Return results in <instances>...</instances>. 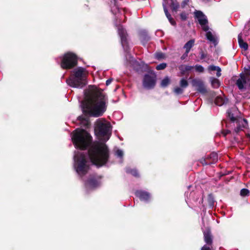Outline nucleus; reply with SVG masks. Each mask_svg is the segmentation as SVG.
<instances>
[{"label": "nucleus", "instance_id": "11", "mask_svg": "<svg viewBox=\"0 0 250 250\" xmlns=\"http://www.w3.org/2000/svg\"><path fill=\"white\" fill-rule=\"evenodd\" d=\"M192 86L196 87L199 92L205 94L207 92L206 88L203 82L200 79H194L192 81Z\"/></svg>", "mask_w": 250, "mask_h": 250}, {"label": "nucleus", "instance_id": "25", "mask_svg": "<svg viewBox=\"0 0 250 250\" xmlns=\"http://www.w3.org/2000/svg\"><path fill=\"white\" fill-rule=\"evenodd\" d=\"M225 103V100L224 99L221 97V96H218L216 97L215 100V103L216 105L221 106L223 104H224Z\"/></svg>", "mask_w": 250, "mask_h": 250}, {"label": "nucleus", "instance_id": "15", "mask_svg": "<svg viewBox=\"0 0 250 250\" xmlns=\"http://www.w3.org/2000/svg\"><path fill=\"white\" fill-rule=\"evenodd\" d=\"M243 34L240 33L238 36V41L239 46L241 48H243L245 50H247L248 48V44L245 42L243 39Z\"/></svg>", "mask_w": 250, "mask_h": 250}, {"label": "nucleus", "instance_id": "28", "mask_svg": "<svg viewBox=\"0 0 250 250\" xmlns=\"http://www.w3.org/2000/svg\"><path fill=\"white\" fill-rule=\"evenodd\" d=\"M169 79L168 77L165 78L161 82V85L162 87H166L169 83Z\"/></svg>", "mask_w": 250, "mask_h": 250}, {"label": "nucleus", "instance_id": "13", "mask_svg": "<svg viewBox=\"0 0 250 250\" xmlns=\"http://www.w3.org/2000/svg\"><path fill=\"white\" fill-rule=\"evenodd\" d=\"M218 155L216 152H212L206 158L207 160H210V162H206V159H203V161H202V163L203 165H208L211 163H214L218 160Z\"/></svg>", "mask_w": 250, "mask_h": 250}, {"label": "nucleus", "instance_id": "3", "mask_svg": "<svg viewBox=\"0 0 250 250\" xmlns=\"http://www.w3.org/2000/svg\"><path fill=\"white\" fill-rule=\"evenodd\" d=\"M87 74L86 69L78 67L71 71L70 77L66 80L69 86L75 88H82L86 83L85 79Z\"/></svg>", "mask_w": 250, "mask_h": 250}, {"label": "nucleus", "instance_id": "14", "mask_svg": "<svg viewBox=\"0 0 250 250\" xmlns=\"http://www.w3.org/2000/svg\"><path fill=\"white\" fill-rule=\"evenodd\" d=\"M163 6L164 8V10L165 12V13L166 14V16H167V18L168 19L169 21L172 25H175L176 24L175 21H174V20L171 17L170 14L169 13L167 9L166 6V3L165 2H164L163 3Z\"/></svg>", "mask_w": 250, "mask_h": 250}, {"label": "nucleus", "instance_id": "6", "mask_svg": "<svg viewBox=\"0 0 250 250\" xmlns=\"http://www.w3.org/2000/svg\"><path fill=\"white\" fill-rule=\"evenodd\" d=\"M236 85L241 90H248V94L245 98H250V66L248 65L244 67V72L240 75V78L237 80Z\"/></svg>", "mask_w": 250, "mask_h": 250}, {"label": "nucleus", "instance_id": "29", "mask_svg": "<svg viewBox=\"0 0 250 250\" xmlns=\"http://www.w3.org/2000/svg\"><path fill=\"white\" fill-rule=\"evenodd\" d=\"M188 82L187 80L184 78L182 79L180 81V87L185 88L188 86Z\"/></svg>", "mask_w": 250, "mask_h": 250}, {"label": "nucleus", "instance_id": "34", "mask_svg": "<svg viewBox=\"0 0 250 250\" xmlns=\"http://www.w3.org/2000/svg\"><path fill=\"white\" fill-rule=\"evenodd\" d=\"M195 69L196 71L199 72H203L204 70V67L200 65H196L195 66Z\"/></svg>", "mask_w": 250, "mask_h": 250}, {"label": "nucleus", "instance_id": "24", "mask_svg": "<svg viewBox=\"0 0 250 250\" xmlns=\"http://www.w3.org/2000/svg\"><path fill=\"white\" fill-rule=\"evenodd\" d=\"M245 37L250 35V21L245 25L243 33H242Z\"/></svg>", "mask_w": 250, "mask_h": 250}, {"label": "nucleus", "instance_id": "36", "mask_svg": "<svg viewBox=\"0 0 250 250\" xmlns=\"http://www.w3.org/2000/svg\"><path fill=\"white\" fill-rule=\"evenodd\" d=\"M180 17H181V19H182V20L185 21V20H186L187 19V15H186V13H182L180 14Z\"/></svg>", "mask_w": 250, "mask_h": 250}, {"label": "nucleus", "instance_id": "31", "mask_svg": "<svg viewBox=\"0 0 250 250\" xmlns=\"http://www.w3.org/2000/svg\"><path fill=\"white\" fill-rule=\"evenodd\" d=\"M174 92L176 94H182L184 92V88L181 87H176L174 88Z\"/></svg>", "mask_w": 250, "mask_h": 250}, {"label": "nucleus", "instance_id": "37", "mask_svg": "<svg viewBox=\"0 0 250 250\" xmlns=\"http://www.w3.org/2000/svg\"><path fill=\"white\" fill-rule=\"evenodd\" d=\"M188 2H189V0H184L181 3L182 7L183 8L185 7V6L188 4Z\"/></svg>", "mask_w": 250, "mask_h": 250}, {"label": "nucleus", "instance_id": "27", "mask_svg": "<svg viewBox=\"0 0 250 250\" xmlns=\"http://www.w3.org/2000/svg\"><path fill=\"white\" fill-rule=\"evenodd\" d=\"M149 39V37L146 35L145 32L143 31L141 33V39L143 44H144L145 43V42L147 41Z\"/></svg>", "mask_w": 250, "mask_h": 250}, {"label": "nucleus", "instance_id": "38", "mask_svg": "<svg viewBox=\"0 0 250 250\" xmlns=\"http://www.w3.org/2000/svg\"><path fill=\"white\" fill-rule=\"evenodd\" d=\"M201 250H210V249L209 247H208L207 246L205 245L202 247Z\"/></svg>", "mask_w": 250, "mask_h": 250}, {"label": "nucleus", "instance_id": "7", "mask_svg": "<svg viewBox=\"0 0 250 250\" xmlns=\"http://www.w3.org/2000/svg\"><path fill=\"white\" fill-rule=\"evenodd\" d=\"M61 66L63 69H71L77 64L76 56L72 53H67L60 58Z\"/></svg>", "mask_w": 250, "mask_h": 250}, {"label": "nucleus", "instance_id": "39", "mask_svg": "<svg viewBox=\"0 0 250 250\" xmlns=\"http://www.w3.org/2000/svg\"><path fill=\"white\" fill-rule=\"evenodd\" d=\"M112 81V79H108L106 81V84L107 85L110 84Z\"/></svg>", "mask_w": 250, "mask_h": 250}, {"label": "nucleus", "instance_id": "16", "mask_svg": "<svg viewBox=\"0 0 250 250\" xmlns=\"http://www.w3.org/2000/svg\"><path fill=\"white\" fill-rule=\"evenodd\" d=\"M195 41L194 40H190L188 41L184 45V48L185 49V55H188V53L189 52L190 49L193 46L194 44Z\"/></svg>", "mask_w": 250, "mask_h": 250}, {"label": "nucleus", "instance_id": "23", "mask_svg": "<svg viewBox=\"0 0 250 250\" xmlns=\"http://www.w3.org/2000/svg\"><path fill=\"white\" fill-rule=\"evenodd\" d=\"M115 154L117 157L119 158V162L122 163L123 162V157L124 155L123 151L118 149L115 151Z\"/></svg>", "mask_w": 250, "mask_h": 250}, {"label": "nucleus", "instance_id": "43", "mask_svg": "<svg viewBox=\"0 0 250 250\" xmlns=\"http://www.w3.org/2000/svg\"><path fill=\"white\" fill-rule=\"evenodd\" d=\"M188 193V192H185V195L188 196V195H187Z\"/></svg>", "mask_w": 250, "mask_h": 250}, {"label": "nucleus", "instance_id": "42", "mask_svg": "<svg viewBox=\"0 0 250 250\" xmlns=\"http://www.w3.org/2000/svg\"><path fill=\"white\" fill-rule=\"evenodd\" d=\"M229 132H230V131H229V130H227V131H226V132L225 133L224 135H225V136H226L227 134L229 133Z\"/></svg>", "mask_w": 250, "mask_h": 250}, {"label": "nucleus", "instance_id": "17", "mask_svg": "<svg viewBox=\"0 0 250 250\" xmlns=\"http://www.w3.org/2000/svg\"><path fill=\"white\" fill-rule=\"evenodd\" d=\"M78 120L80 121L82 125H83L86 128L88 127L90 123L87 116L85 115L79 116L78 117Z\"/></svg>", "mask_w": 250, "mask_h": 250}, {"label": "nucleus", "instance_id": "12", "mask_svg": "<svg viewBox=\"0 0 250 250\" xmlns=\"http://www.w3.org/2000/svg\"><path fill=\"white\" fill-rule=\"evenodd\" d=\"M135 195L143 201L147 202L150 198V194L146 191L138 190L135 192Z\"/></svg>", "mask_w": 250, "mask_h": 250}, {"label": "nucleus", "instance_id": "4", "mask_svg": "<svg viewBox=\"0 0 250 250\" xmlns=\"http://www.w3.org/2000/svg\"><path fill=\"white\" fill-rule=\"evenodd\" d=\"M118 34L121 38V41L122 45L125 51L126 52V54L125 56L126 59L127 60L128 57L129 58V62L130 64H131L133 67L136 70H143V69H145L147 67V65L144 62H141L140 63L135 60L132 57L130 56V54L127 52L128 50V44L127 42V38H126V33L125 30L123 28L122 26H119L118 27Z\"/></svg>", "mask_w": 250, "mask_h": 250}, {"label": "nucleus", "instance_id": "19", "mask_svg": "<svg viewBox=\"0 0 250 250\" xmlns=\"http://www.w3.org/2000/svg\"><path fill=\"white\" fill-rule=\"evenodd\" d=\"M210 82L211 83L212 87L214 88H217L220 85L219 81L217 79L214 77L210 78Z\"/></svg>", "mask_w": 250, "mask_h": 250}, {"label": "nucleus", "instance_id": "35", "mask_svg": "<svg viewBox=\"0 0 250 250\" xmlns=\"http://www.w3.org/2000/svg\"><path fill=\"white\" fill-rule=\"evenodd\" d=\"M164 56V54L162 53H157L155 54V57L158 59L163 58Z\"/></svg>", "mask_w": 250, "mask_h": 250}, {"label": "nucleus", "instance_id": "10", "mask_svg": "<svg viewBox=\"0 0 250 250\" xmlns=\"http://www.w3.org/2000/svg\"><path fill=\"white\" fill-rule=\"evenodd\" d=\"M100 184V180L95 177H90L85 182V186L87 190L94 189L98 187Z\"/></svg>", "mask_w": 250, "mask_h": 250}, {"label": "nucleus", "instance_id": "26", "mask_svg": "<svg viewBox=\"0 0 250 250\" xmlns=\"http://www.w3.org/2000/svg\"><path fill=\"white\" fill-rule=\"evenodd\" d=\"M126 172L128 173L132 174V175L135 177H137L139 176L138 171L135 169H131L129 168H127L126 169Z\"/></svg>", "mask_w": 250, "mask_h": 250}, {"label": "nucleus", "instance_id": "40", "mask_svg": "<svg viewBox=\"0 0 250 250\" xmlns=\"http://www.w3.org/2000/svg\"><path fill=\"white\" fill-rule=\"evenodd\" d=\"M205 57H206V55L203 52H202L201 54V59H203Z\"/></svg>", "mask_w": 250, "mask_h": 250}, {"label": "nucleus", "instance_id": "8", "mask_svg": "<svg viewBox=\"0 0 250 250\" xmlns=\"http://www.w3.org/2000/svg\"><path fill=\"white\" fill-rule=\"evenodd\" d=\"M156 76L154 73L145 75L143 84L145 88L151 89L154 87L156 83Z\"/></svg>", "mask_w": 250, "mask_h": 250}, {"label": "nucleus", "instance_id": "41", "mask_svg": "<svg viewBox=\"0 0 250 250\" xmlns=\"http://www.w3.org/2000/svg\"><path fill=\"white\" fill-rule=\"evenodd\" d=\"M188 56V55H185V53L183 55V56L181 57V59L182 60H184V59H185Z\"/></svg>", "mask_w": 250, "mask_h": 250}, {"label": "nucleus", "instance_id": "18", "mask_svg": "<svg viewBox=\"0 0 250 250\" xmlns=\"http://www.w3.org/2000/svg\"><path fill=\"white\" fill-rule=\"evenodd\" d=\"M204 240L208 244L212 243V237L210 234V231L209 229H207L204 231Z\"/></svg>", "mask_w": 250, "mask_h": 250}, {"label": "nucleus", "instance_id": "30", "mask_svg": "<svg viewBox=\"0 0 250 250\" xmlns=\"http://www.w3.org/2000/svg\"><path fill=\"white\" fill-rule=\"evenodd\" d=\"M193 68V66L189 65H181L180 66L179 69L181 70L188 71H190Z\"/></svg>", "mask_w": 250, "mask_h": 250}, {"label": "nucleus", "instance_id": "32", "mask_svg": "<svg viewBox=\"0 0 250 250\" xmlns=\"http://www.w3.org/2000/svg\"><path fill=\"white\" fill-rule=\"evenodd\" d=\"M167 66V64L166 63H162L159 64H158L156 67V69L157 70H163Z\"/></svg>", "mask_w": 250, "mask_h": 250}, {"label": "nucleus", "instance_id": "1", "mask_svg": "<svg viewBox=\"0 0 250 250\" xmlns=\"http://www.w3.org/2000/svg\"><path fill=\"white\" fill-rule=\"evenodd\" d=\"M95 133L99 141L92 144L91 136L85 130L77 128L72 133V141L76 148L85 149L91 145L87 154L80 151L75 152L74 167L81 177L88 172L90 163L100 167L106 163L109 157L108 149L105 142L109 139L111 134L110 123L104 119L98 120Z\"/></svg>", "mask_w": 250, "mask_h": 250}, {"label": "nucleus", "instance_id": "22", "mask_svg": "<svg viewBox=\"0 0 250 250\" xmlns=\"http://www.w3.org/2000/svg\"><path fill=\"white\" fill-rule=\"evenodd\" d=\"M170 6L173 11H176L179 7V4L176 0H170Z\"/></svg>", "mask_w": 250, "mask_h": 250}, {"label": "nucleus", "instance_id": "21", "mask_svg": "<svg viewBox=\"0 0 250 250\" xmlns=\"http://www.w3.org/2000/svg\"><path fill=\"white\" fill-rule=\"evenodd\" d=\"M206 37L208 40H209L210 42H212L214 44H216V40L215 37V36L212 35L211 32L207 31H206Z\"/></svg>", "mask_w": 250, "mask_h": 250}, {"label": "nucleus", "instance_id": "33", "mask_svg": "<svg viewBox=\"0 0 250 250\" xmlns=\"http://www.w3.org/2000/svg\"><path fill=\"white\" fill-rule=\"evenodd\" d=\"M249 191L248 189L246 188H243L241 190L240 194L242 196H245L249 195Z\"/></svg>", "mask_w": 250, "mask_h": 250}, {"label": "nucleus", "instance_id": "2", "mask_svg": "<svg viewBox=\"0 0 250 250\" xmlns=\"http://www.w3.org/2000/svg\"><path fill=\"white\" fill-rule=\"evenodd\" d=\"M107 103V97L103 92L95 91L86 95L81 106L84 114L99 117L106 111Z\"/></svg>", "mask_w": 250, "mask_h": 250}, {"label": "nucleus", "instance_id": "9", "mask_svg": "<svg viewBox=\"0 0 250 250\" xmlns=\"http://www.w3.org/2000/svg\"><path fill=\"white\" fill-rule=\"evenodd\" d=\"M195 16L198 20L199 23L202 26L203 30L207 31L208 30V27L207 25L208 21L207 18L204 14L200 11H197L195 12Z\"/></svg>", "mask_w": 250, "mask_h": 250}, {"label": "nucleus", "instance_id": "20", "mask_svg": "<svg viewBox=\"0 0 250 250\" xmlns=\"http://www.w3.org/2000/svg\"><path fill=\"white\" fill-rule=\"evenodd\" d=\"M208 70L209 71H217L216 76L218 77H219L221 75V68L216 66L214 65H210L208 67Z\"/></svg>", "mask_w": 250, "mask_h": 250}, {"label": "nucleus", "instance_id": "5", "mask_svg": "<svg viewBox=\"0 0 250 250\" xmlns=\"http://www.w3.org/2000/svg\"><path fill=\"white\" fill-rule=\"evenodd\" d=\"M227 117L233 123H236V127L234 129L235 132L238 133L239 131L242 130L248 126V123L246 119L240 117V113L237 108L233 106L227 111Z\"/></svg>", "mask_w": 250, "mask_h": 250}, {"label": "nucleus", "instance_id": "44", "mask_svg": "<svg viewBox=\"0 0 250 250\" xmlns=\"http://www.w3.org/2000/svg\"><path fill=\"white\" fill-rule=\"evenodd\" d=\"M164 0V2H166V0Z\"/></svg>", "mask_w": 250, "mask_h": 250}]
</instances>
